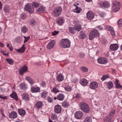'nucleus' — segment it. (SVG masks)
<instances>
[{
	"mask_svg": "<svg viewBox=\"0 0 122 122\" xmlns=\"http://www.w3.org/2000/svg\"><path fill=\"white\" fill-rule=\"evenodd\" d=\"M21 32L23 33H25L26 32L28 31L27 28L25 26H23L21 28Z\"/></svg>",
	"mask_w": 122,
	"mask_h": 122,
	"instance_id": "obj_36",
	"label": "nucleus"
},
{
	"mask_svg": "<svg viewBox=\"0 0 122 122\" xmlns=\"http://www.w3.org/2000/svg\"><path fill=\"white\" fill-rule=\"evenodd\" d=\"M64 21L63 18L62 17H60L58 18L57 20V23L60 25H61L64 22Z\"/></svg>",
	"mask_w": 122,
	"mask_h": 122,
	"instance_id": "obj_21",
	"label": "nucleus"
},
{
	"mask_svg": "<svg viewBox=\"0 0 122 122\" xmlns=\"http://www.w3.org/2000/svg\"><path fill=\"white\" fill-rule=\"evenodd\" d=\"M52 91L55 93L58 92H59V90L56 87H54L52 89Z\"/></svg>",
	"mask_w": 122,
	"mask_h": 122,
	"instance_id": "obj_46",
	"label": "nucleus"
},
{
	"mask_svg": "<svg viewBox=\"0 0 122 122\" xmlns=\"http://www.w3.org/2000/svg\"><path fill=\"white\" fill-rule=\"evenodd\" d=\"M43 105V103L42 102L38 101L35 104L34 107L37 109H39L41 108Z\"/></svg>",
	"mask_w": 122,
	"mask_h": 122,
	"instance_id": "obj_7",
	"label": "nucleus"
},
{
	"mask_svg": "<svg viewBox=\"0 0 122 122\" xmlns=\"http://www.w3.org/2000/svg\"><path fill=\"white\" fill-rule=\"evenodd\" d=\"M6 61L10 65H12L13 64L14 61L11 59L7 58Z\"/></svg>",
	"mask_w": 122,
	"mask_h": 122,
	"instance_id": "obj_38",
	"label": "nucleus"
},
{
	"mask_svg": "<svg viewBox=\"0 0 122 122\" xmlns=\"http://www.w3.org/2000/svg\"><path fill=\"white\" fill-rule=\"evenodd\" d=\"M47 93L46 91H44L41 94V97L42 98H45L47 96Z\"/></svg>",
	"mask_w": 122,
	"mask_h": 122,
	"instance_id": "obj_35",
	"label": "nucleus"
},
{
	"mask_svg": "<svg viewBox=\"0 0 122 122\" xmlns=\"http://www.w3.org/2000/svg\"><path fill=\"white\" fill-rule=\"evenodd\" d=\"M20 16L21 18L23 19H25L26 17V15L24 13H22Z\"/></svg>",
	"mask_w": 122,
	"mask_h": 122,
	"instance_id": "obj_54",
	"label": "nucleus"
},
{
	"mask_svg": "<svg viewBox=\"0 0 122 122\" xmlns=\"http://www.w3.org/2000/svg\"><path fill=\"white\" fill-rule=\"evenodd\" d=\"M19 50H20V53H22L25 50V48L23 46Z\"/></svg>",
	"mask_w": 122,
	"mask_h": 122,
	"instance_id": "obj_59",
	"label": "nucleus"
},
{
	"mask_svg": "<svg viewBox=\"0 0 122 122\" xmlns=\"http://www.w3.org/2000/svg\"><path fill=\"white\" fill-rule=\"evenodd\" d=\"M62 105L64 107L66 108L69 106L70 104L68 102L66 101L62 103Z\"/></svg>",
	"mask_w": 122,
	"mask_h": 122,
	"instance_id": "obj_31",
	"label": "nucleus"
},
{
	"mask_svg": "<svg viewBox=\"0 0 122 122\" xmlns=\"http://www.w3.org/2000/svg\"><path fill=\"white\" fill-rule=\"evenodd\" d=\"M19 86L20 88L22 90H26L27 88L26 85L24 83L20 84Z\"/></svg>",
	"mask_w": 122,
	"mask_h": 122,
	"instance_id": "obj_22",
	"label": "nucleus"
},
{
	"mask_svg": "<svg viewBox=\"0 0 122 122\" xmlns=\"http://www.w3.org/2000/svg\"><path fill=\"white\" fill-rule=\"evenodd\" d=\"M69 30L70 32L72 34H74L76 32V29L74 27H70L69 28Z\"/></svg>",
	"mask_w": 122,
	"mask_h": 122,
	"instance_id": "obj_30",
	"label": "nucleus"
},
{
	"mask_svg": "<svg viewBox=\"0 0 122 122\" xmlns=\"http://www.w3.org/2000/svg\"><path fill=\"white\" fill-rule=\"evenodd\" d=\"M71 42L67 39H64L60 42V46L64 48H68L70 45Z\"/></svg>",
	"mask_w": 122,
	"mask_h": 122,
	"instance_id": "obj_2",
	"label": "nucleus"
},
{
	"mask_svg": "<svg viewBox=\"0 0 122 122\" xmlns=\"http://www.w3.org/2000/svg\"><path fill=\"white\" fill-rule=\"evenodd\" d=\"M98 62L101 64H106L107 62V59L104 58H101L97 59Z\"/></svg>",
	"mask_w": 122,
	"mask_h": 122,
	"instance_id": "obj_13",
	"label": "nucleus"
},
{
	"mask_svg": "<svg viewBox=\"0 0 122 122\" xmlns=\"http://www.w3.org/2000/svg\"><path fill=\"white\" fill-rule=\"evenodd\" d=\"M118 24L119 26H121L122 25V20L121 19L119 20L118 21Z\"/></svg>",
	"mask_w": 122,
	"mask_h": 122,
	"instance_id": "obj_52",
	"label": "nucleus"
},
{
	"mask_svg": "<svg viewBox=\"0 0 122 122\" xmlns=\"http://www.w3.org/2000/svg\"><path fill=\"white\" fill-rule=\"evenodd\" d=\"M57 117V116L56 114H52L51 116V117L53 119H56Z\"/></svg>",
	"mask_w": 122,
	"mask_h": 122,
	"instance_id": "obj_56",
	"label": "nucleus"
},
{
	"mask_svg": "<svg viewBox=\"0 0 122 122\" xmlns=\"http://www.w3.org/2000/svg\"><path fill=\"white\" fill-rule=\"evenodd\" d=\"M45 9V7L43 6H42L36 10V11L38 12L42 13L44 11Z\"/></svg>",
	"mask_w": 122,
	"mask_h": 122,
	"instance_id": "obj_29",
	"label": "nucleus"
},
{
	"mask_svg": "<svg viewBox=\"0 0 122 122\" xmlns=\"http://www.w3.org/2000/svg\"><path fill=\"white\" fill-rule=\"evenodd\" d=\"M107 86L109 89H110L113 87V84L111 81L107 83Z\"/></svg>",
	"mask_w": 122,
	"mask_h": 122,
	"instance_id": "obj_32",
	"label": "nucleus"
},
{
	"mask_svg": "<svg viewBox=\"0 0 122 122\" xmlns=\"http://www.w3.org/2000/svg\"><path fill=\"white\" fill-rule=\"evenodd\" d=\"M17 115L16 113L14 111L12 112L9 115V117L11 119L16 118Z\"/></svg>",
	"mask_w": 122,
	"mask_h": 122,
	"instance_id": "obj_19",
	"label": "nucleus"
},
{
	"mask_svg": "<svg viewBox=\"0 0 122 122\" xmlns=\"http://www.w3.org/2000/svg\"><path fill=\"white\" fill-rule=\"evenodd\" d=\"M85 121L86 122H92L91 118L89 117H86Z\"/></svg>",
	"mask_w": 122,
	"mask_h": 122,
	"instance_id": "obj_48",
	"label": "nucleus"
},
{
	"mask_svg": "<svg viewBox=\"0 0 122 122\" xmlns=\"http://www.w3.org/2000/svg\"><path fill=\"white\" fill-rule=\"evenodd\" d=\"M115 83L117 88H120L122 87V86L120 84L119 81L118 80H116L115 82Z\"/></svg>",
	"mask_w": 122,
	"mask_h": 122,
	"instance_id": "obj_33",
	"label": "nucleus"
},
{
	"mask_svg": "<svg viewBox=\"0 0 122 122\" xmlns=\"http://www.w3.org/2000/svg\"><path fill=\"white\" fill-rule=\"evenodd\" d=\"M80 83L83 86L86 85L88 83V81L86 79H83L80 81Z\"/></svg>",
	"mask_w": 122,
	"mask_h": 122,
	"instance_id": "obj_26",
	"label": "nucleus"
},
{
	"mask_svg": "<svg viewBox=\"0 0 122 122\" xmlns=\"http://www.w3.org/2000/svg\"><path fill=\"white\" fill-rule=\"evenodd\" d=\"M24 37L25 38V40L24 42V43H25L30 38V37L29 36L26 37L25 36H24Z\"/></svg>",
	"mask_w": 122,
	"mask_h": 122,
	"instance_id": "obj_50",
	"label": "nucleus"
},
{
	"mask_svg": "<svg viewBox=\"0 0 122 122\" xmlns=\"http://www.w3.org/2000/svg\"><path fill=\"white\" fill-rule=\"evenodd\" d=\"M10 8L8 5H5L3 8V10L5 13H8L10 10Z\"/></svg>",
	"mask_w": 122,
	"mask_h": 122,
	"instance_id": "obj_25",
	"label": "nucleus"
},
{
	"mask_svg": "<svg viewBox=\"0 0 122 122\" xmlns=\"http://www.w3.org/2000/svg\"><path fill=\"white\" fill-rule=\"evenodd\" d=\"M24 9L25 10L28 11L30 13H32L34 10V9L31 8L30 5L28 4L25 5Z\"/></svg>",
	"mask_w": 122,
	"mask_h": 122,
	"instance_id": "obj_6",
	"label": "nucleus"
},
{
	"mask_svg": "<svg viewBox=\"0 0 122 122\" xmlns=\"http://www.w3.org/2000/svg\"><path fill=\"white\" fill-rule=\"evenodd\" d=\"M65 96L62 93L59 94L57 96V99L60 101H62L64 99Z\"/></svg>",
	"mask_w": 122,
	"mask_h": 122,
	"instance_id": "obj_27",
	"label": "nucleus"
},
{
	"mask_svg": "<svg viewBox=\"0 0 122 122\" xmlns=\"http://www.w3.org/2000/svg\"><path fill=\"white\" fill-rule=\"evenodd\" d=\"M40 89L39 87H35L32 86L31 88V91L33 93H37L40 92Z\"/></svg>",
	"mask_w": 122,
	"mask_h": 122,
	"instance_id": "obj_16",
	"label": "nucleus"
},
{
	"mask_svg": "<svg viewBox=\"0 0 122 122\" xmlns=\"http://www.w3.org/2000/svg\"><path fill=\"white\" fill-rule=\"evenodd\" d=\"M55 112L57 113H60L61 111V106L58 104L55 106L54 108Z\"/></svg>",
	"mask_w": 122,
	"mask_h": 122,
	"instance_id": "obj_12",
	"label": "nucleus"
},
{
	"mask_svg": "<svg viewBox=\"0 0 122 122\" xmlns=\"http://www.w3.org/2000/svg\"><path fill=\"white\" fill-rule=\"evenodd\" d=\"M79 22L78 21H74V25H75L74 27L76 29V31H79L81 29V27L80 25H77L78 24Z\"/></svg>",
	"mask_w": 122,
	"mask_h": 122,
	"instance_id": "obj_20",
	"label": "nucleus"
},
{
	"mask_svg": "<svg viewBox=\"0 0 122 122\" xmlns=\"http://www.w3.org/2000/svg\"><path fill=\"white\" fill-rule=\"evenodd\" d=\"M16 41L18 43L20 42L21 41V39L20 37H17L16 38Z\"/></svg>",
	"mask_w": 122,
	"mask_h": 122,
	"instance_id": "obj_58",
	"label": "nucleus"
},
{
	"mask_svg": "<svg viewBox=\"0 0 122 122\" xmlns=\"http://www.w3.org/2000/svg\"><path fill=\"white\" fill-rule=\"evenodd\" d=\"M79 107L80 109L85 113H88L90 111L89 106L86 103L84 102H80Z\"/></svg>",
	"mask_w": 122,
	"mask_h": 122,
	"instance_id": "obj_1",
	"label": "nucleus"
},
{
	"mask_svg": "<svg viewBox=\"0 0 122 122\" xmlns=\"http://www.w3.org/2000/svg\"><path fill=\"white\" fill-rule=\"evenodd\" d=\"M81 95L80 94H75L73 96V97L76 99H78L81 97Z\"/></svg>",
	"mask_w": 122,
	"mask_h": 122,
	"instance_id": "obj_44",
	"label": "nucleus"
},
{
	"mask_svg": "<svg viewBox=\"0 0 122 122\" xmlns=\"http://www.w3.org/2000/svg\"><path fill=\"white\" fill-rule=\"evenodd\" d=\"M98 85V83L97 82H93L90 84L89 87L91 89L94 90L97 87Z\"/></svg>",
	"mask_w": 122,
	"mask_h": 122,
	"instance_id": "obj_11",
	"label": "nucleus"
},
{
	"mask_svg": "<svg viewBox=\"0 0 122 122\" xmlns=\"http://www.w3.org/2000/svg\"><path fill=\"white\" fill-rule=\"evenodd\" d=\"M55 43L54 40L51 41L47 45V48L48 49L50 50L54 46Z\"/></svg>",
	"mask_w": 122,
	"mask_h": 122,
	"instance_id": "obj_10",
	"label": "nucleus"
},
{
	"mask_svg": "<svg viewBox=\"0 0 122 122\" xmlns=\"http://www.w3.org/2000/svg\"><path fill=\"white\" fill-rule=\"evenodd\" d=\"M118 48V46L117 44H111L110 45V49L112 51H116Z\"/></svg>",
	"mask_w": 122,
	"mask_h": 122,
	"instance_id": "obj_15",
	"label": "nucleus"
},
{
	"mask_svg": "<svg viewBox=\"0 0 122 122\" xmlns=\"http://www.w3.org/2000/svg\"><path fill=\"white\" fill-rule=\"evenodd\" d=\"M99 33L97 30H93L90 32L89 36V39L90 40H92L97 36H99Z\"/></svg>",
	"mask_w": 122,
	"mask_h": 122,
	"instance_id": "obj_3",
	"label": "nucleus"
},
{
	"mask_svg": "<svg viewBox=\"0 0 122 122\" xmlns=\"http://www.w3.org/2000/svg\"><path fill=\"white\" fill-rule=\"evenodd\" d=\"M32 7L35 8L38 7L39 6V3L36 2H32Z\"/></svg>",
	"mask_w": 122,
	"mask_h": 122,
	"instance_id": "obj_39",
	"label": "nucleus"
},
{
	"mask_svg": "<svg viewBox=\"0 0 122 122\" xmlns=\"http://www.w3.org/2000/svg\"><path fill=\"white\" fill-rule=\"evenodd\" d=\"M74 5H75L76 7V8L75 9L74 12L77 13H80L81 10V9L80 7H79L77 6H76V5H75V4Z\"/></svg>",
	"mask_w": 122,
	"mask_h": 122,
	"instance_id": "obj_34",
	"label": "nucleus"
},
{
	"mask_svg": "<svg viewBox=\"0 0 122 122\" xmlns=\"http://www.w3.org/2000/svg\"><path fill=\"white\" fill-rule=\"evenodd\" d=\"M22 99L25 101H28L30 99L29 95L27 93H24L22 95Z\"/></svg>",
	"mask_w": 122,
	"mask_h": 122,
	"instance_id": "obj_17",
	"label": "nucleus"
},
{
	"mask_svg": "<svg viewBox=\"0 0 122 122\" xmlns=\"http://www.w3.org/2000/svg\"><path fill=\"white\" fill-rule=\"evenodd\" d=\"M115 112V111L114 110L111 111L109 114L104 119V122H109L111 121V119L113 117Z\"/></svg>",
	"mask_w": 122,
	"mask_h": 122,
	"instance_id": "obj_5",
	"label": "nucleus"
},
{
	"mask_svg": "<svg viewBox=\"0 0 122 122\" xmlns=\"http://www.w3.org/2000/svg\"><path fill=\"white\" fill-rule=\"evenodd\" d=\"M109 78V76L107 75H105L103 76L101 78V79L102 81L105 80L106 79Z\"/></svg>",
	"mask_w": 122,
	"mask_h": 122,
	"instance_id": "obj_47",
	"label": "nucleus"
},
{
	"mask_svg": "<svg viewBox=\"0 0 122 122\" xmlns=\"http://www.w3.org/2000/svg\"><path fill=\"white\" fill-rule=\"evenodd\" d=\"M81 69L82 71L84 72H87L88 70V69L85 67H81Z\"/></svg>",
	"mask_w": 122,
	"mask_h": 122,
	"instance_id": "obj_40",
	"label": "nucleus"
},
{
	"mask_svg": "<svg viewBox=\"0 0 122 122\" xmlns=\"http://www.w3.org/2000/svg\"><path fill=\"white\" fill-rule=\"evenodd\" d=\"M106 28L108 30L110 31H111L113 29L112 27L108 25H107L106 26Z\"/></svg>",
	"mask_w": 122,
	"mask_h": 122,
	"instance_id": "obj_49",
	"label": "nucleus"
},
{
	"mask_svg": "<svg viewBox=\"0 0 122 122\" xmlns=\"http://www.w3.org/2000/svg\"><path fill=\"white\" fill-rule=\"evenodd\" d=\"M28 81L30 84H33L34 82V81L32 78H31V79H30Z\"/></svg>",
	"mask_w": 122,
	"mask_h": 122,
	"instance_id": "obj_63",
	"label": "nucleus"
},
{
	"mask_svg": "<svg viewBox=\"0 0 122 122\" xmlns=\"http://www.w3.org/2000/svg\"><path fill=\"white\" fill-rule=\"evenodd\" d=\"M100 16L102 18H104L105 15V14L103 12H102L99 14Z\"/></svg>",
	"mask_w": 122,
	"mask_h": 122,
	"instance_id": "obj_53",
	"label": "nucleus"
},
{
	"mask_svg": "<svg viewBox=\"0 0 122 122\" xmlns=\"http://www.w3.org/2000/svg\"><path fill=\"white\" fill-rule=\"evenodd\" d=\"M112 11L113 12H116L118 11L119 10V7H112Z\"/></svg>",
	"mask_w": 122,
	"mask_h": 122,
	"instance_id": "obj_42",
	"label": "nucleus"
},
{
	"mask_svg": "<svg viewBox=\"0 0 122 122\" xmlns=\"http://www.w3.org/2000/svg\"><path fill=\"white\" fill-rule=\"evenodd\" d=\"M41 85L43 87H45L46 86V83L44 81L42 82L41 83Z\"/></svg>",
	"mask_w": 122,
	"mask_h": 122,
	"instance_id": "obj_55",
	"label": "nucleus"
},
{
	"mask_svg": "<svg viewBox=\"0 0 122 122\" xmlns=\"http://www.w3.org/2000/svg\"><path fill=\"white\" fill-rule=\"evenodd\" d=\"M82 112L80 111L76 112L74 113L75 117L77 119H80L83 116Z\"/></svg>",
	"mask_w": 122,
	"mask_h": 122,
	"instance_id": "obj_9",
	"label": "nucleus"
},
{
	"mask_svg": "<svg viewBox=\"0 0 122 122\" xmlns=\"http://www.w3.org/2000/svg\"><path fill=\"white\" fill-rule=\"evenodd\" d=\"M10 96L12 98L15 99L16 100H18V98L17 97L16 93H15L11 94Z\"/></svg>",
	"mask_w": 122,
	"mask_h": 122,
	"instance_id": "obj_45",
	"label": "nucleus"
},
{
	"mask_svg": "<svg viewBox=\"0 0 122 122\" xmlns=\"http://www.w3.org/2000/svg\"><path fill=\"white\" fill-rule=\"evenodd\" d=\"M0 98L3 99H7L6 96L4 97L3 95L0 94Z\"/></svg>",
	"mask_w": 122,
	"mask_h": 122,
	"instance_id": "obj_61",
	"label": "nucleus"
},
{
	"mask_svg": "<svg viewBox=\"0 0 122 122\" xmlns=\"http://www.w3.org/2000/svg\"><path fill=\"white\" fill-rule=\"evenodd\" d=\"M30 24L31 25H34L36 24V22L34 19H31L30 21Z\"/></svg>",
	"mask_w": 122,
	"mask_h": 122,
	"instance_id": "obj_43",
	"label": "nucleus"
},
{
	"mask_svg": "<svg viewBox=\"0 0 122 122\" xmlns=\"http://www.w3.org/2000/svg\"><path fill=\"white\" fill-rule=\"evenodd\" d=\"M84 54L82 53L81 52L79 54V56L83 58L84 57Z\"/></svg>",
	"mask_w": 122,
	"mask_h": 122,
	"instance_id": "obj_57",
	"label": "nucleus"
},
{
	"mask_svg": "<svg viewBox=\"0 0 122 122\" xmlns=\"http://www.w3.org/2000/svg\"><path fill=\"white\" fill-rule=\"evenodd\" d=\"M94 17V14L92 12L88 11L86 14L87 18L90 20L92 19Z\"/></svg>",
	"mask_w": 122,
	"mask_h": 122,
	"instance_id": "obj_14",
	"label": "nucleus"
},
{
	"mask_svg": "<svg viewBox=\"0 0 122 122\" xmlns=\"http://www.w3.org/2000/svg\"><path fill=\"white\" fill-rule=\"evenodd\" d=\"M66 91L67 92H70L72 90L71 87L70 86H66L65 87Z\"/></svg>",
	"mask_w": 122,
	"mask_h": 122,
	"instance_id": "obj_41",
	"label": "nucleus"
},
{
	"mask_svg": "<svg viewBox=\"0 0 122 122\" xmlns=\"http://www.w3.org/2000/svg\"><path fill=\"white\" fill-rule=\"evenodd\" d=\"M19 72L20 75H22L23 73L27 70V68L26 66H24L19 69Z\"/></svg>",
	"mask_w": 122,
	"mask_h": 122,
	"instance_id": "obj_23",
	"label": "nucleus"
},
{
	"mask_svg": "<svg viewBox=\"0 0 122 122\" xmlns=\"http://www.w3.org/2000/svg\"><path fill=\"white\" fill-rule=\"evenodd\" d=\"M113 7H117L119 6L120 5V3L118 2L115 1L113 2Z\"/></svg>",
	"mask_w": 122,
	"mask_h": 122,
	"instance_id": "obj_37",
	"label": "nucleus"
},
{
	"mask_svg": "<svg viewBox=\"0 0 122 122\" xmlns=\"http://www.w3.org/2000/svg\"><path fill=\"white\" fill-rule=\"evenodd\" d=\"M56 79L58 81L61 82L63 80L64 76L63 74L60 73L57 75Z\"/></svg>",
	"mask_w": 122,
	"mask_h": 122,
	"instance_id": "obj_18",
	"label": "nucleus"
},
{
	"mask_svg": "<svg viewBox=\"0 0 122 122\" xmlns=\"http://www.w3.org/2000/svg\"><path fill=\"white\" fill-rule=\"evenodd\" d=\"M47 100L48 102H52V99L50 97H48Z\"/></svg>",
	"mask_w": 122,
	"mask_h": 122,
	"instance_id": "obj_60",
	"label": "nucleus"
},
{
	"mask_svg": "<svg viewBox=\"0 0 122 122\" xmlns=\"http://www.w3.org/2000/svg\"><path fill=\"white\" fill-rule=\"evenodd\" d=\"M59 33V31H56V30H54L52 33L53 36H55L57 34Z\"/></svg>",
	"mask_w": 122,
	"mask_h": 122,
	"instance_id": "obj_51",
	"label": "nucleus"
},
{
	"mask_svg": "<svg viewBox=\"0 0 122 122\" xmlns=\"http://www.w3.org/2000/svg\"><path fill=\"white\" fill-rule=\"evenodd\" d=\"M110 32L112 35L114 36L115 35V33L113 29L110 31Z\"/></svg>",
	"mask_w": 122,
	"mask_h": 122,
	"instance_id": "obj_64",
	"label": "nucleus"
},
{
	"mask_svg": "<svg viewBox=\"0 0 122 122\" xmlns=\"http://www.w3.org/2000/svg\"><path fill=\"white\" fill-rule=\"evenodd\" d=\"M62 8L61 7H56L53 10V15L55 16H58L61 13Z\"/></svg>",
	"mask_w": 122,
	"mask_h": 122,
	"instance_id": "obj_4",
	"label": "nucleus"
},
{
	"mask_svg": "<svg viewBox=\"0 0 122 122\" xmlns=\"http://www.w3.org/2000/svg\"><path fill=\"white\" fill-rule=\"evenodd\" d=\"M86 36V35L85 34L84 31H81L80 32L79 36L80 38L83 39L85 38Z\"/></svg>",
	"mask_w": 122,
	"mask_h": 122,
	"instance_id": "obj_24",
	"label": "nucleus"
},
{
	"mask_svg": "<svg viewBox=\"0 0 122 122\" xmlns=\"http://www.w3.org/2000/svg\"><path fill=\"white\" fill-rule=\"evenodd\" d=\"M72 81L74 83H76L78 81V79L75 78L72 80Z\"/></svg>",
	"mask_w": 122,
	"mask_h": 122,
	"instance_id": "obj_62",
	"label": "nucleus"
},
{
	"mask_svg": "<svg viewBox=\"0 0 122 122\" xmlns=\"http://www.w3.org/2000/svg\"><path fill=\"white\" fill-rule=\"evenodd\" d=\"M99 5L101 6L105 7L108 8L110 6L109 3L108 1H106L101 2L99 3Z\"/></svg>",
	"mask_w": 122,
	"mask_h": 122,
	"instance_id": "obj_8",
	"label": "nucleus"
},
{
	"mask_svg": "<svg viewBox=\"0 0 122 122\" xmlns=\"http://www.w3.org/2000/svg\"><path fill=\"white\" fill-rule=\"evenodd\" d=\"M18 111L19 114L21 116H24L25 114V111L23 109H19Z\"/></svg>",
	"mask_w": 122,
	"mask_h": 122,
	"instance_id": "obj_28",
	"label": "nucleus"
}]
</instances>
